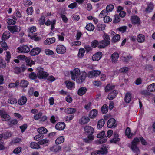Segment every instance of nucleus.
<instances>
[{
	"instance_id": "26",
	"label": "nucleus",
	"mask_w": 155,
	"mask_h": 155,
	"mask_svg": "<svg viewBox=\"0 0 155 155\" xmlns=\"http://www.w3.org/2000/svg\"><path fill=\"white\" fill-rule=\"evenodd\" d=\"M64 137L63 136H61L58 137L55 140V144L58 145L62 143L64 141Z\"/></svg>"
},
{
	"instance_id": "22",
	"label": "nucleus",
	"mask_w": 155,
	"mask_h": 155,
	"mask_svg": "<svg viewBox=\"0 0 155 155\" xmlns=\"http://www.w3.org/2000/svg\"><path fill=\"white\" fill-rule=\"evenodd\" d=\"M10 36V33L9 31H5L2 34V41H6L9 38Z\"/></svg>"
},
{
	"instance_id": "42",
	"label": "nucleus",
	"mask_w": 155,
	"mask_h": 155,
	"mask_svg": "<svg viewBox=\"0 0 155 155\" xmlns=\"http://www.w3.org/2000/svg\"><path fill=\"white\" fill-rule=\"evenodd\" d=\"M120 38V35L118 34H116L112 38V41L114 42L118 41Z\"/></svg>"
},
{
	"instance_id": "4",
	"label": "nucleus",
	"mask_w": 155,
	"mask_h": 155,
	"mask_svg": "<svg viewBox=\"0 0 155 155\" xmlns=\"http://www.w3.org/2000/svg\"><path fill=\"white\" fill-rule=\"evenodd\" d=\"M18 52L28 53L30 50L29 47L27 45H23L18 47L17 49Z\"/></svg>"
},
{
	"instance_id": "17",
	"label": "nucleus",
	"mask_w": 155,
	"mask_h": 155,
	"mask_svg": "<svg viewBox=\"0 0 155 155\" xmlns=\"http://www.w3.org/2000/svg\"><path fill=\"white\" fill-rule=\"evenodd\" d=\"M131 22L132 24H140V18L137 15H134L131 16Z\"/></svg>"
},
{
	"instance_id": "9",
	"label": "nucleus",
	"mask_w": 155,
	"mask_h": 155,
	"mask_svg": "<svg viewBox=\"0 0 155 155\" xmlns=\"http://www.w3.org/2000/svg\"><path fill=\"white\" fill-rule=\"evenodd\" d=\"M70 74L71 78H78L80 74L81 73L79 69L77 68H75L73 71H71Z\"/></svg>"
},
{
	"instance_id": "7",
	"label": "nucleus",
	"mask_w": 155,
	"mask_h": 155,
	"mask_svg": "<svg viewBox=\"0 0 155 155\" xmlns=\"http://www.w3.org/2000/svg\"><path fill=\"white\" fill-rule=\"evenodd\" d=\"M7 29L12 33L14 34L15 32H19L20 30V28H19V27L17 25H14L12 26L8 25Z\"/></svg>"
},
{
	"instance_id": "58",
	"label": "nucleus",
	"mask_w": 155,
	"mask_h": 155,
	"mask_svg": "<svg viewBox=\"0 0 155 155\" xmlns=\"http://www.w3.org/2000/svg\"><path fill=\"white\" fill-rule=\"evenodd\" d=\"M37 30L36 27L35 26H32L29 28L28 29V31L30 33H33Z\"/></svg>"
},
{
	"instance_id": "50",
	"label": "nucleus",
	"mask_w": 155,
	"mask_h": 155,
	"mask_svg": "<svg viewBox=\"0 0 155 155\" xmlns=\"http://www.w3.org/2000/svg\"><path fill=\"white\" fill-rule=\"evenodd\" d=\"M72 80L76 81V83L78 84L83 83L85 80V78H72Z\"/></svg>"
},
{
	"instance_id": "33",
	"label": "nucleus",
	"mask_w": 155,
	"mask_h": 155,
	"mask_svg": "<svg viewBox=\"0 0 155 155\" xmlns=\"http://www.w3.org/2000/svg\"><path fill=\"white\" fill-rule=\"evenodd\" d=\"M132 96L130 93H127L126 94L124 100L125 102L127 103H129L130 102L131 100Z\"/></svg>"
},
{
	"instance_id": "1",
	"label": "nucleus",
	"mask_w": 155,
	"mask_h": 155,
	"mask_svg": "<svg viewBox=\"0 0 155 155\" xmlns=\"http://www.w3.org/2000/svg\"><path fill=\"white\" fill-rule=\"evenodd\" d=\"M44 68L41 67H38L37 68L38 78H54L53 76L48 77L49 74L44 71Z\"/></svg>"
},
{
	"instance_id": "2",
	"label": "nucleus",
	"mask_w": 155,
	"mask_h": 155,
	"mask_svg": "<svg viewBox=\"0 0 155 155\" xmlns=\"http://www.w3.org/2000/svg\"><path fill=\"white\" fill-rule=\"evenodd\" d=\"M140 140L138 138H135L132 142L131 148L132 150L136 153H139L140 152L139 149L137 147V145L139 142Z\"/></svg>"
},
{
	"instance_id": "13",
	"label": "nucleus",
	"mask_w": 155,
	"mask_h": 155,
	"mask_svg": "<svg viewBox=\"0 0 155 155\" xmlns=\"http://www.w3.org/2000/svg\"><path fill=\"white\" fill-rule=\"evenodd\" d=\"M117 124L116 123V121L114 119L111 118L108 120L107 123V126L108 127H114Z\"/></svg>"
},
{
	"instance_id": "44",
	"label": "nucleus",
	"mask_w": 155,
	"mask_h": 155,
	"mask_svg": "<svg viewBox=\"0 0 155 155\" xmlns=\"http://www.w3.org/2000/svg\"><path fill=\"white\" fill-rule=\"evenodd\" d=\"M127 28V26H123L117 28V30H118L122 33H124L125 32Z\"/></svg>"
},
{
	"instance_id": "59",
	"label": "nucleus",
	"mask_w": 155,
	"mask_h": 155,
	"mask_svg": "<svg viewBox=\"0 0 155 155\" xmlns=\"http://www.w3.org/2000/svg\"><path fill=\"white\" fill-rule=\"evenodd\" d=\"M107 13L106 9H104L99 14V16L103 18L104 16H105L107 15Z\"/></svg>"
},
{
	"instance_id": "38",
	"label": "nucleus",
	"mask_w": 155,
	"mask_h": 155,
	"mask_svg": "<svg viewBox=\"0 0 155 155\" xmlns=\"http://www.w3.org/2000/svg\"><path fill=\"white\" fill-rule=\"evenodd\" d=\"M148 91L150 92L155 91V83H152L147 87Z\"/></svg>"
},
{
	"instance_id": "25",
	"label": "nucleus",
	"mask_w": 155,
	"mask_h": 155,
	"mask_svg": "<svg viewBox=\"0 0 155 155\" xmlns=\"http://www.w3.org/2000/svg\"><path fill=\"white\" fill-rule=\"evenodd\" d=\"M87 90V88L85 87H81L78 89V94L80 96L83 95L86 93Z\"/></svg>"
},
{
	"instance_id": "41",
	"label": "nucleus",
	"mask_w": 155,
	"mask_h": 155,
	"mask_svg": "<svg viewBox=\"0 0 155 155\" xmlns=\"http://www.w3.org/2000/svg\"><path fill=\"white\" fill-rule=\"evenodd\" d=\"M58 120V117L57 116H54V115L52 116L50 119V121L53 124L55 123Z\"/></svg>"
},
{
	"instance_id": "30",
	"label": "nucleus",
	"mask_w": 155,
	"mask_h": 155,
	"mask_svg": "<svg viewBox=\"0 0 155 155\" xmlns=\"http://www.w3.org/2000/svg\"><path fill=\"white\" fill-rule=\"evenodd\" d=\"M65 111L68 114H72L76 112V109L73 108H68L65 110Z\"/></svg>"
},
{
	"instance_id": "49",
	"label": "nucleus",
	"mask_w": 155,
	"mask_h": 155,
	"mask_svg": "<svg viewBox=\"0 0 155 155\" xmlns=\"http://www.w3.org/2000/svg\"><path fill=\"white\" fill-rule=\"evenodd\" d=\"M44 135L39 134L36 135L34 137L35 140L36 141H40L43 138Z\"/></svg>"
},
{
	"instance_id": "53",
	"label": "nucleus",
	"mask_w": 155,
	"mask_h": 155,
	"mask_svg": "<svg viewBox=\"0 0 155 155\" xmlns=\"http://www.w3.org/2000/svg\"><path fill=\"white\" fill-rule=\"evenodd\" d=\"M97 29L98 31H103L105 29V24H98L97 25Z\"/></svg>"
},
{
	"instance_id": "39",
	"label": "nucleus",
	"mask_w": 155,
	"mask_h": 155,
	"mask_svg": "<svg viewBox=\"0 0 155 155\" xmlns=\"http://www.w3.org/2000/svg\"><path fill=\"white\" fill-rule=\"evenodd\" d=\"M99 45V42L97 40H94L91 42V46L94 48L98 47Z\"/></svg>"
},
{
	"instance_id": "47",
	"label": "nucleus",
	"mask_w": 155,
	"mask_h": 155,
	"mask_svg": "<svg viewBox=\"0 0 155 155\" xmlns=\"http://www.w3.org/2000/svg\"><path fill=\"white\" fill-rule=\"evenodd\" d=\"M114 5L112 4H110L107 5L106 8V10L109 12H111L114 8Z\"/></svg>"
},
{
	"instance_id": "11",
	"label": "nucleus",
	"mask_w": 155,
	"mask_h": 155,
	"mask_svg": "<svg viewBox=\"0 0 155 155\" xmlns=\"http://www.w3.org/2000/svg\"><path fill=\"white\" fill-rule=\"evenodd\" d=\"M90 120L88 117L86 116H83L80 118L78 120L79 124L83 125L85 124L88 123Z\"/></svg>"
},
{
	"instance_id": "29",
	"label": "nucleus",
	"mask_w": 155,
	"mask_h": 155,
	"mask_svg": "<svg viewBox=\"0 0 155 155\" xmlns=\"http://www.w3.org/2000/svg\"><path fill=\"white\" fill-rule=\"evenodd\" d=\"M137 40L139 42H143L145 41V37L143 35L140 34L137 36Z\"/></svg>"
},
{
	"instance_id": "12",
	"label": "nucleus",
	"mask_w": 155,
	"mask_h": 155,
	"mask_svg": "<svg viewBox=\"0 0 155 155\" xmlns=\"http://www.w3.org/2000/svg\"><path fill=\"white\" fill-rule=\"evenodd\" d=\"M101 73L100 71L97 70H93L90 71L88 73L87 75L88 78H91V77H98Z\"/></svg>"
},
{
	"instance_id": "23",
	"label": "nucleus",
	"mask_w": 155,
	"mask_h": 155,
	"mask_svg": "<svg viewBox=\"0 0 155 155\" xmlns=\"http://www.w3.org/2000/svg\"><path fill=\"white\" fill-rule=\"evenodd\" d=\"M119 56V54L117 52H115L113 53L111 55L112 62L114 63H116L118 61Z\"/></svg>"
},
{
	"instance_id": "16",
	"label": "nucleus",
	"mask_w": 155,
	"mask_h": 155,
	"mask_svg": "<svg viewBox=\"0 0 155 155\" xmlns=\"http://www.w3.org/2000/svg\"><path fill=\"white\" fill-rule=\"evenodd\" d=\"M65 127V124L63 122H60L57 124L55 126V128L58 130H62Z\"/></svg>"
},
{
	"instance_id": "57",
	"label": "nucleus",
	"mask_w": 155,
	"mask_h": 155,
	"mask_svg": "<svg viewBox=\"0 0 155 155\" xmlns=\"http://www.w3.org/2000/svg\"><path fill=\"white\" fill-rule=\"evenodd\" d=\"M31 38L32 39L36 41H38L41 39V38L38 36H37V35H34L31 37Z\"/></svg>"
},
{
	"instance_id": "35",
	"label": "nucleus",
	"mask_w": 155,
	"mask_h": 155,
	"mask_svg": "<svg viewBox=\"0 0 155 155\" xmlns=\"http://www.w3.org/2000/svg\"><path fill=\"white\" fill-rule=\"evenodd\" d=\"M105 124L104 121V119H101L98 122L97 125V128L101 129L104 126Z\"/></svg>"
},
{
	"instance_id": "46",
	"label": "nucleus",
	"mask_w": 155,
	"mask_h": 155,
	"mask_svg": "<svg viewBox=\"0 0 155 155\" xmlns=\"http://www.w3.org/2000/svg\"><path fill=\"white\" fill-rule=\"evenodd\" d=\"M101 111L103 114L106 113L108 110L107 106L106 104H104L101 108Z\"/></svg>"
},
{
	"instance_id": "45",
	"label": "nucleus",
	"mask_w": 155,
	"mask_h": 155,
	"mask_svg": "<svg viewBox=\"0 0 155 155\" xmlns=\"http://www.w3.org/2000/svg\"><path fill=\"white\" fill-rule=\"evenodd\" d=\"M6 21L7 23L10 25H14L16 23L15 20L12 19L8 18L7 19Z\"/></svg>"
},
{
	"instance_id": "18",
	"label": "nucleus",
	"mask_w": 155,
	"mask_h": 155,
	"mask_svg": "<svg viewBox=\"0 0 155 155\" xmlns=\"http://www.w3.org/2000/svg\"><path fill=\"white\" fill-rule=\"evenodd\" d=\"M56 39L55 37L48 38L44 41L45 45H49L54 43L55 42Z\"/></svg>"
},
{
	"instance_id": "5",
	"label": "nucleus",
	"mask_w": 155,
	"mask_h": 155,
	"mask_svg": "<svg viewBox=\"0 0 155 155\" xmlns=\"http://www.w3.org/2000/svg\"><path fill=\"white\" fill-rule=\"evenodd\" d=\"M66 51V47L62 45H57L56 51L58 54H64Z\"/></svg>"
},
{
	"instance_id": "62",
	"label": "nucleus",
	"mask_w": 155,
	"mask_h": 155,
	"mask_svg": "<svg viewBox=\"0 0 155 155\" xmlns=\"http://www.w3.org/2000/svg\"><path fill=\"white\" fill-rule=\"evenodd\" d=\"M74 117V115H71L65 117L64 118L66 121L70 122L73 118Z\"/></svg>"
},
{
	"instance_id": "63",
	"label": "nucleus",
	"mask_w": 155,
	"mask_h": 155,
	"mask_svg": "<svg viewBox=\"0 0 155 155\" xmlns=\"http://www.w3.org/2000/svg\"><path fill=\"white\" fill-rule=\"evenodd\" d=\"M78 5V4L76 2H74L70 4L68 6L69 8L73 9L76 8Z\"/></svg>"
},
{
	"instance_id": "19",
	"label": "nucleus",
	"mask_w": 155,
	"mask_h": 155,
	"mask_svg": "<svg viewBox=\"0 0 155 155\" xmlns=\"http://www.w3.org/2000/svg\"><path fill=\"white\" fill-rule=\"evenodd\" d=\"M98 114V111L97 110L93 109L89 113V117L91 119H94L97 117Z\"/></svg>"
},
{
	"instance_id": "8",
	"label": "nucleus",
	"mask_w": 155,
	"mask_h": 155,
	"mask_svg": "<svg viewBox=\"0 0 155 155\" xmlns=\"http://www.w3.org/2000/svg\"><path fill=\"white\" fill-rule=\"evenodd\" d=\"M0 116L2 120L4 121H8L10 119V116L4 111L0 110Z\"/></svg>"
},
{
	"instance_id": "20",
	"label": "nucleus",
	"mask_w": 155,
	"mask_h": 155,
	"mask_svg": "<svg viewBox=\"0 0 155 155\" xmlns=\"http://www.w3.org/2000/svg\"><path fill=\"white\" fill-rule=\"evenodd\" d=\"M84 130L85 133L92 134L94 132V128L90 126H86L84 128Z\"/></svg>"
},
{
	"instance_id": "54",
	"label": "nucleus",
	"mask_w": 155,
	"mask_h": 155,
	"mask_svg": "<svg viewBox=\"0 0 155 155\" xmlns=\"http://www.w3.org/2000/svg\"><path fill=\"white\" fill-rule=\"evenodd\" d=\"M49 140L47 138L41 139L38 142V143L40 145H42L45 143H47L49 142Z\"/></svg>"
},
{
	"instance_id": "48",
	"label": "nucleus",
	"mask_w": 155,
	"mask_h": 155,
	"mask_svg": "<svg viewBox=\"0 0 155 155\" xmlns=\"http://www.w3.org/2000/svg\"><path fill=\"white\" fill-rule=\"evenodd\" d=\"M34 10L32 6L27 8L26 10L27 14L30 15H31L33 14Z\"/></svg>"
},
{
	"instance_id": "40",
	"label": "nucleus",
	"mask_w": 155,
	"mask_h": 155,
	"mask_svg": "<svg viewBox=\"0 0 155 155\" xmlns=\"http://www.w3.org/2000/svg\"><path fill=\"white\" fill-rule=\"evenodd\" d=\"M37 131L40 134H45L47 132L48 130L45 128L42 127L38 128Z\"/></svg>"
},
{
	"instance_id": "36",
	"label": "nucleus",
	"mask_w": 155,
	"mask_h": 155,
	"mask_svg": "<svg viewBox=\"0 0 155 155\" xmlns=\"http://www.w3.org/2000/svg\"><path fill=\"white\" fill-rule=\"evenodd\" d=\"M65 84L67 87L69 89L71 90L74 87L75 85L74 83L67 81L65 82Z\"/></svg>"
},
{
	"instance_id": "56",
	"label": "nucleus",
	"mask_w": 155,
	"mask_h": 155,
	"mask_svg": "<svg viewBox=\"0 0 155 155\" xmlns=\"http://www.w3.org/2000/svg\"><path fill=\"white\" fill-rule=\"evenodd\" d=\"M8 102L11 104H13L17 103V101L15 98H11L8 100Z\"/></svg>"
},
{
	"instance_id": "6",
	"label": "nucleus",
	"mask_w": 155,
	"mask_h": 155,
	"mask_svg": "<svg viewBox=\"0 0 155 155\" xmlns=\"http://www.w3.org/2000/svg\"><path fill=\"white\" fill-rule=\"evenodd\" d=\"M107 149L106 147H103L100 150L93 152L91 155H100L101 154H104L107 153Z\"/></svg>"
},
{
	"instance_id": "43",
	"label": "nucleus",
	"mask_w": 155,
	"mask_h": 155,
	"mask_svg": "<svg viewBox=\"0 0 155 155\" xmlns=\"http://www.w3.org/2000/svg\"><path fill=\"white\" fill-rule=\"evenodd\" d=\"M28 84V82L25 80L21 81L20 83V86L22 87H26Z\"/></svg>"
},
{
	"instance_id": "34",
	"label": "nucleus",
	"mask_w": 155,
	"mask_h": 155,
	"mask_svg": "<svg viewBox=\"0 0 155 155\" xmlns=\"http://www.w3.org/2000/svg\"><path fill=\"white\" fill-rule=\"evenodd\" d=\"M85 52V50L84 48H80L79 50L78 54V57L79 58H82L84 56Z\"/></svg>"
},
{
	"instance_id": "28",
	"label": "nucleus",
	"mask_w": 155,
	"mask_h": 155,
	"mask_svg": "<svg viewBox=\"0 0 155 155\" xmlns=\"http://www.w3.org/2000/svg\"><path fill=\"white\" fill-rule=\"evenodd\" d=\"M27 100L25 96H23L18 101V103L20 105L24 104L27 101Z\"/></svg>"
},
{
	"instance_id": "21",
	"label": "nucleus",
	"mask_w": 155,
	"mask_h": 155,
	"mask_svg": "<svg viewBox=\"0 0 155 155\" xmlns=\"http://www.w3.org/2000/svg\"><path fill=\"white\" fill-rule=\"evenodd\" d=\"M154 7V5L152 2H150L145 9V12L147 13H149L152 11Z\"/></svg>"
},
{
	"instance_id": "61",
	"label": "nucleus",
	"mask_w": 155,
	"mask_h": 155,
	"mask_svg": "<svg viewBox=\"0 0 155 155\" xmlns=\"http://www.w3.org/2000/svg\"><path fill=\"white\" fill-rule=\"evenodd\" d=\"M103 18L104 21L105 23L110 22L112 21V19L109 16H105Z\"/></svg>"
},
{
	"instance_id": "3",
	"label": "nucleus",
	"mask_w": 155,
	"mask_h": 155,
	"mask_svg": "<svg viewBox=\"0 0 155 155\" xmlns=\"http://www.w3.org/2000/svg\"><path fill=\"white\" fill-rule=\"evenodd\" d=\"M105 132L102 131L99 133L97 135V137L100 139L99 140L98 142L99 143H105L107 140V137L104 135Z\"/></svg>"
},
{
	"instance_id": "14",
	"label": "nucleus",
	"mask_w": 155,
	"mask_h": 155,
	"mask_svg": "<svg viewBox=\"0 0 155 155\" xmlns=\"http://www.w3.org/2000/svg\"><path fill=\"white\" fill-rule=\"evenodd\" d=\"M41 51V49L39 47L33 48L30 51V54L31 56L38 55Z\"/></svg>"
},
{
	"instance_id": "32",
	"label": "nucleus",
	"mask_w": 155,
	"mask_h": 155,
	"mask_svg": "<svg viewBox=\"0 0 155 155\" xmlns=\"http://www.w3.org/2000/svg\"><path fill=\"white\" fill-rule=\"evenodd\" d=\"M94 26L91 23L87 24L86 26V29L88 31H92L94 30Z\"/></svg>"
},
{
	"instance_id": "55",
	"label": "nucleus",
	"mask_w": 155,
	"mask_h": 155,
	"mask_svg": "<svg viewBox=\"0 0 155 155\" xmlns=\"http://www.w3.org/2000/svg\"><path fill=\"white\" fill-rule=\"evenodd\" d=\"M114 87V85L110 84H107L105 88V91L106 92L109 91L110 90L113 89Z\"/></svg>"
},
{
	"instance_id": "64",
	"label": "nucleus",
	"mask_w": 155,
	"mask_h": 155,
	"mask_svg": "<svg viewBox=\"0 0 155 155\" xmlns=\"http://www.w3.org/2000/svg\"><path fill=\"white\" fill-rule=\"evenodd\" d=\"M42 114L41 112H39L38 113L35 114L34 116V118L35 120H38L41 117Z\"/></svg>"
},
{
	"instance_id": "10",
	"label": "nucleus",
	"mask_w": 155,
	"mask_h": 155,
	"mask_svg": "<svg viewBox=\"0 0 155 155\" xmlns=\"http://www.w3.org/2000/svg\"><path fill=\"white\" fill-rule=\"evenodd\" d=\"M99 43V45H98V48L100 49H102L104 48L109 45L110 44V42L103 40L100 41Z\"/></svg>"
},
{
	"instance_id": "60",
	"label": "nucleus",
	"mask_w": 155,
	"mask_h": 155,
	"mask_svg": "<svg viewBox=\"0 0 155 155\" xmlns=\"http://www.w3.org/2000/svg\"><path fill=\"white\" fill-rule=\"evenodd\" d=\"M0 43L2 47L3 48H3L5 51L7 50L8 48L7 44L5 41H2Z\"/></svg>"
},
{
	"instance_id": "37",
	"label": "nucleus",
	"mask_w": 155,
	"mask_h": 155,
	"mask_svg": "<svg viewBox=\"0 0 155 155\" xmlns=\"http://www.w3.org/2000/svg\"><path fill=\"white\" fill-rule=\"evenodd\" d=\"M31 147L33 149H38L41 148L40 146L37 143L35 142H32L30 144Z\"/></svg>"
},
{
	"instance_id": "52",
	"label": "nucleus",
	"mask_w": 155,
	"mask_h": 155,
	"mask_svg": "<svg viewBox=\"0 0 155 155\" xmlns=\"http://www.w3.org/2000/svg\"><path fill=\"white\" fill-rule=\"evenodd\" d=\"M3 59L0 56V68H4L6 67V63L3 61Z\"/></svg>"
},
{
	"instance_id": "27",
	"label": "nucleus",
	"mask_w": 155,
	"mask_h": 155,
	"mask_svg": "<svg viewBox=\"0 0 155 155\" xmlns=\"http://www.w3.org/2000/svg\"><path fill=\"white\" fill-rule=\"evenodd\" d=\"M94 139V137L92 134H89L87 137L83 139L84 141L87 143H91Z\"/></svg>"
},
{
	"instance_id": "15",
	"label": "nucleus",
	"mask_w": 155,
	"mask_h": 155,
	"mask_svg": "<svg viewBox=\"0 0 155 155\" xmlns=\"http://www.w3.org/2000/svg\"><path fill=\"white\" fill-rule=\"evenodd\" d=\"M102 56V53L98 52L93 55L92 59L94 61H98L101 59Z\"/></svg>"
},
{
	"instance_id": "51",
	"label": "nucleus",
	"mask_w": 155,
	"mask_h": 155,
	"mask_svg": "<svg viewBox=\"0 0 155 155\" xmlns=\"http://www.w3.org/2000/svg\"><path fill=\"white\" fill-rule=\"evenodd\" d=\"M6 54L5 60L7 61V63H9L10 62V59L11 58V54L9 51H7Z\"/></svg>"
},
{
	"instance_id": "31",
	"label": "nucleus",
	"mask_w": 155,
	"mask_h": 155,
	"mask_svg": "<svg viewBox=\"0 0 155 155\" xmlns=\"http://www.w3.org/2000/svg\"><path fill=\"white\" fill-rule=\"evenodd\" d=\"M118 134L116 133H114V138L110 140V142L111 143H116L120 140V139L118 138Z\"/></svg>"
},
{
	"instance_id": "24",
	"label": "nucleus",
	"mask_w": 155,
	"mask_h": 155,
	"mask_svg": "<svg viewBox=\"0 0 155 155\" xmlns=\"http://www.w3.org/2000/svg\"><path fill=\"white\" fill-rule=\"evenodd\" d=\"M118 92L117 91H114L110 93L108 95V98L110 100H112L116 97Z\"/></svg>"
}]
</instances>
